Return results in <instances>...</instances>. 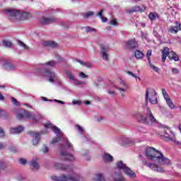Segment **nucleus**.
Here are the masks:
<instances>
[{
	"label": "nucleus",
	"instance_id": "f257e3e1",
	"mask_svg": "<svg viewBox=\"0 0 181 181\" xmlns=\"http://www.w3.org/2000/svg\"><path fill=\"white\" fill-rule=\"evenodd\" d=\"M157 93L155 89H151L150 91V98H149V90H146V115L141 116V121L145 124H155L156 122V119L152 114L151 108L148 107V101L150 100L151 104L156 105L158 104V97H156Z\"/></svg>",
	"mask_w": 181,
	"mask_h": 181
},
{
	"label": "nucleus",
	"instance_id": "f03ea898",
	"mask_svg": "<svg viewBox=\"0 0 181 181\" xmlns=\"http://www.w3.org/2000/svg\"><path fill=\"white\" fill-rule=\"evenodd\" d=\"M146 156L149 160L156 162L159 165H170L169 158L165 157L162 152L153 147H148L145 150Z\"/></svg>",
	"mask_w": 181,
	"mask_h": 181
},
{
	"label": "nucleus",
	"instance_id": "7ed1b4c3",
	"mask_svg": "<svg viewBox=\"0 0 181 181\" xmlns=\"http://www.w3.org/2000/svg\"><path fill=\"white\" fill-rule=\"evenodd\" d=\"M116 168L112 174L113 181H125L124 177H122V174H121V170L129 176V177H135L136 175L135 172L132 171L131 168L127 166V164H124V162L119 160L116 163Z\"/></svg>",
	"mask_w": 181,
	"mask_h": 181
},
{
	"label": "nucleus",
	"instance_id": "20e7f679",
	"mask_svg": "<svg viewBox=\"0 0 181 181\" xmlns=\"http://www.w3.org/2000/svg\"><path fill=\"white\" fill-rule=\"evenodd\" d=\"M57 64L56 61H49L45 64H41V67L38 68V71L45 77L49 78V83H54L57 80V76L52 70L49 69V67H54Z\"/></svg>",
	"mask_w": 181,
	"mask_h": 181
},
{
	"label": "nucleus",
	"instance_id": "39448f33",
	"mask_svg": "<svg viewBox=\"0 0 181 181\" xmlns=\"http://www.w3.org/2000/svg\"><path fill=\"white\" fill-rule=\"evenodd\" d=\"M65 144V145H64ZM64 144H61L59 146V155H61L62 160H69V162H74L75 158L73 154H71L69 152H74V148L73 144L69 141V139H66Z\"/></svg>",
	"mask_w": 181,
	"mask_h": 181
},
{
	"label": "nucleus",
	"instance_id": "423d86ee",
	"mask_svg": "<svg viewBox=\"0 0 181 181\" xmlns=\"http://www.w3.org/2000/svg\"><path fill=\"white\" fill-rule=\"evenodd\" d=\"M5 13L13 18V19H18L20 21H25L29 18V13L26 12L21 13V11L15 9H8L5 11Z\"/></svg>",
	"mask_w": 181,
	"mask_h": 181
},
{
	"label": "nucleus",
	"instance_id": "0eeeda50",
	"mask_svg": "<svg viewBox=\"0 0 181 181\" xmlns=\"http://www.w3.org/2000/svg\"><path fill=\"white\" fill-rule=\"evenodd\" d=\"M81 176L78 174L75 175L74 176L69 175L68 177L66 175L58 176H52V179L54 181H80Z\"/></svg>",
	"mask_w": 181,
	"mask_h": 181
},
{
	"label": "nucleus",
	"instance_id": "6e6552de",
	"mask_svg": "<svg viewBox=\"0 0 181 181\" xmlns=\"http://www.w3.org/2000/svg\"><path fill=\"white\" fill-rule=\"evenodd\" d=\"M56 169H59L60 170H64V172H68V173H71L74 172L73 167L70 165H66L60 163H55L54 165Z\"/></svg>",
	"mask_w": 181,
	"mask_h": 181
},
{
	"label": "nucleus",
	"instance_id": "1a4fd4ad",
	"mask_svg": "<svg viewBox=\"0 0 181 181\" xmlns=\"http://www.w3.org/2000/svg\"><path fill=\"white\" fill-rule=\"evenodd\" d=\"M28 135H30V136H33V138H34L33 140V145L36 146V145H37L40 141V133H35L34 132L30 131L28 132Z\"/></svg>",
	"mask_w": 181,
	"mask_h": 181
},
{
	"label": "nucleus",
	"instance_id": "9d476101",
	"mask_svg": "<svg viewBox=\"0 0 181 181\" xmlns=\"http://www.w3.org/2000/svg\"><path fill=\"white\" fill-rule=\"evenodd\" d=\"M168 129L170 134H169V133H168V131L165 130L164 135H165V138H168V139H169V141H172L175 144H177V145H181V142L176 141V139L175 138V134L173 133V132L170 131V129Z\"/></svg>",
	"mask_w": 181,
	"mask_h": 181
},
{
	"label": "nucleus",
	"instance_id": "9b49d317",
	"mask_svg": "<svg viewBox=\"0 0 181 181\" xmlns=\"http://www.w3.org/2000/svg\"><path fill=\"white\" fill-rule=\"evenodd\" d=\"M143 163L145 166H147V168H149L150 169L154 170L155 172H162V168L158 166L156 164L149 163L144 160Z\"/></svg>",
	"mask_w": 181,
	"mask_h": 181
},
{
	"label": "nucleus",
	"instance_id": "f8f14e48",
	"mask_svg": "<svg viewBox=\"0 0 181 181\" xmlns=\"http://www.w3.org/2000/svg\"><path fill=\"white\" fill-rule=\"evenodd\" d=\"M53 22H56V18H54V17L46 18L43 16L40 19V23L42 25H49V23H52Z\"/></svg>",
	"mask_w": 181,
	"mask_h": 181
},
{
	"label": "nucleus",
	"instance_id": "ddd939ff",
	"mask_svg": "<svg viewBox=\"0 0 181 181\" xmlns=\"http://www.w3.org/2000/svg\"><path fill=\"white\" fill-rule=\"evenodd\" d=\"M3 66L6 71H13V70H16V65L10 64L8 62H4Z\"/></svg>",
	"mask_w": 181,
	"mask_h": 181
},
{
	"label": "nucleus",
	"instance_id": "4468645a",
	"mask_svg": "<svg viewBox=\"0 0 181 181\" xmlns=\"http://www.w3.org/2000/svg\"><path fill=\"white\" fill-rule=\"evenodd\" d=\"M30 112L23 111L17 114V118L18 119H23V118L30 119Z\"/></svg>",
	"mask_w": 181,
	"mask_h": 181
},
{
	"label": "nucleus",
	"instance_id": "2eb2a0df",
	"mask_svg": "<svg viewBox=\"0 0 181 181\" xmlns=\"http://www.w3.org/2000/svg\"><path fill=\"white\" fill-rule=\"evenodd\" d=\"M24 129L25 128L22 126H18L17 127H11L10 129V134H21V132H23Z\"/></svg>",
	"mask_w": 181,
	"mask_h": 181
},
{
	"label": "nucleus",
	"instance_id": "dca6fc26",
	"mask_svg": "<svg viewBox=\"0 0 181 181\" xmlns=\"http://www.w3.org/2000/svg\"><path fill=\"white\" fill-rule=\"evenodd\" d=\"M127 49H136L138 47V43L134 40H129L126 42Z\"/></svg>",
	"mask_w": 181,
	"mask_h": 181
},
{
	"label": "nucleus",
	"instance_id": "f3484780",
	"mask_svg": "<svg viewBox=\"0 0 181 181\" xmlns=\"http://www.w3.org/2000/svg\"><path fill=\"white\" fill-rule=\"evenodd\" d=\"M45 128H52V129L53 130V132L56 134L57 136H59V135H60V132H61L60 129H59V127L56 126L52 125V124H45Z\"/></svg>",
	"mask_w": 181,
	"mask_h": 181
},
{
	"label": "nucleus",
	"instance_id": "a211bd4d",
	"mask_svg": "<svg viewBox=\"0 0 181 181\" xmlns=\"http://www.w3.org/2000/svg\"><path fill=\"white\" fill-rule=\"evenodd\" d=\"M42 45L46 47H57L58 46V45L54 41H43Z\"/></svg>",
	"mask_w": 181,
	"mask_h": 181
},
{
	"label": "nucleus",
	"instance_id": "6ab92c4d",
	"mask_svg": "<svg viewBox=\"0 0 181 181\" xmlns=\"http://www.w3.org/2000/svg\"><path fill=\"white\" fill-rule=\"evenodd\" d=\"M119 84L121 86H122L124 88H118L116 87L117 90H119V91H123L124 93H125V91H127V90H128V86H127V83H125V82L124 81H122V79L121 78H119Z\"/></svg>",
	"mask_w": 181,
	"mask_h": 181
},
{
	"label": "nucleus",
	"instance_id": "aec40b11",
	"mask_svg": "<svg viewBox=\"0 0 181 181\" xmlns=\"http://www.w3.org/2000/svg\"><path fill=\"white\" fill-rule=\"evenodd\" d=\"M30 119H33L35 122H37V121H40L42 119V115L40 113H35L33 115L32 112H30Z\"/></svg>",
	"mask_w": 181,
	"mask_h": 181
},
{
	"label": "nucleus",
	"instance_id": "412c9836",
	"mask_svg": "<svg viewBox=\"0 0 181 181\" xmlns=\"http://www.w3.org/2000/svg\"><path fill=\"white\" fill-rule=\"evenodd\" d=\"M103 159L105 163H110V162H112V160H114V158L112 157V156L110 155L109 153H105L103 156Z\"/></svg>",
	"mask_w": 181,
	"mask_h": 181
},
{
	"label": "nucleus",
	"instance_id": "4be33fe9",
	"mask_svg": "<svg viewBox=\"0 0 181 181\" xmlns=\"http://www.w3.org/2000/svg\"><path fill=\"white\" fill-rule=\"evenodd\" d=\"M145 11V8H141L139 6H136L128 10L129 13H134V12H144Z\"/></svg>",
	"mask_w": 181,
	"mask_h": 181
},
{
	"label": "nucleus",
	"instance_id": "5701e85b",
	"mask_svg": "<svg viewBox=\"0 0 181 181\" xmlns=\"http://www.w3.org/2000/svg\"><path fill=\"white\" fill-rule=\"evenodd\" d=\"M168 59H170V60H174L175 62H179V56H177V54L173 51L170 52Z\"/></svg>",
	"mask_w": 181,
	"mask_h": 181
},
{
	"label": "nucleus",
	"instance_id": "b1692460",
	"mask_svg": "<svg viewBox=\"0 0 181 181\" xmlns=\"http://www.w3.org/2000/svg\"><path fill=\"white\" fill-rule=\"evenodd\" d=\"M93 181H106L104 174L98 173L95 175V177L93 178Z\"/></svg>",
	"mask_w": 181,
	"mask_h": 181
},
{
	"label": "nucleus",
	"instance_id": "393cba45",
	"mask_svg": "<svg viewBox=\"0 0 181 181\" xmlns=\"http://www.w3.org/2000/svg\"><path fill=\"white\" fill-rule=\"evenodd\" d=\"M66 75L67 76L70 81H74L76 80V76L73 74V72H71V71H66Z\"/></svg>",
	"mask_w": 181,
	"mask_h": 181
},
{
	"label": "nucleus",
	"instance_id": "a878e982",
	"mask_svg": "<svg viewBox=\"0 0 181 181\" xmlns=\"http://www.w3.org/2000/svg\"><path fill=\"white\" fill-rule=\"evenodd\" d=\"M82 16L84 19H88V18H91V16H94V12L88 11L86 13H82Z\"/></svg>",
	"mask_w": 181,
	"mask_h": 181
},
{
	"label": "nucleus",
	"instance_id": "bb28decb",
	"mask_svg": "<svg viewBox=\"0 0 181 181\" xmlns=\"http://www.w3.org/2000/svg\"><path fill=\"white\" fill-rule=\"evenodd\" d=\"M30 165L32 168H33V169H35L36 170H37V169H39V163L35 160H33L32 161H30Z\"/></svg>",
	"mask_w": 181,
	"mask_h": 181
},
{
	"label": "nucleus",
	"instance_id": "cd10ccee",
	"mask_svg": "<svg viewBox=\"0 0 181 181\" xmlns=\"http://www.w3.org/2000/svg\"><path fill=\"white\" fill-rule=\"evenodd\" d=\"M168 32H170V33L176 34L177 33V32H179V27H177V25L170 27Z\"/></svg>",
	"mask_w": 181,
	"mask_h": 181
},
{
	"label": "nucleus",
	"instance_id": "c85d7f7f",
	"mask_svg": "<svg viewBox=\"0 0 181 181\" xmlns=\"http://www.w3.org/2000/svg\"><path fill=\"white\" fill-rule=\"evenodd\" d=\"M134 56L138 59H142L144 57V53H142V52H141L139 50H136L134 52Z\"/></svg>",
	"mask_w": 181,
	"mask_h": 181
},
{
	"label": "nucleus",
	"instance_id": "c756f323",
	"mask_svg": "<svg viewBox=\"0 0 181 181\" xmlns=\"http://www.w3.org/2000/svg\"><path fill=\"white\" fill-rule=\"evenodd\" d=\"M100 50H101V53H107V52L110 50V47H108V45H101Z\"/></svg>",
	"mask_w": 181,
	"mask_h": 181
},
{
	"label": "nucleus",
	"instance_id": "7c9ffc66",
	"mask_svg": "<svg viewBox=\"0 0 181 181\" xmlns=\"http://www.w3.org/2000/svg\"><path fill=\"white\" fill-rule=\"evenodd\" d=\"M167 105H168L169 108H170L171 110H175V104H173V102L172 101V100L170 99H167L166 100Z\"/></svg>",
	"mask_w": 181,
	"mask_h": 181
},
{
	"label": "nucleus",
	"instance_id": "2f4dec72",
	"mask_svg": "<svg viewBox=\"0 0 181 181\" xmlns=\"http://www.w3.org/2000/svg\"><path fill=\"white\" fill-rule=\"evenodd\" d=\"M75 128L77 129V131H78L80 134H84V132H86V130H84V129L78 124H76Z\"/></svg>",
	"mask_w": 181,
	"mask_h": 181
},
{
	"label": "nucleus",
	"instance_id": "473e14b6",
	"mask_svg": "<svg viewBox=\"0 0 181 181\" xmlns=\"http://www.w3.org/2000/svg\"><path fill=\"white\" fill-rule=\"evenodd\" d=\"M148 65L151 67V69H152L153 70H154V71H156V73H159L160 69H159V68L153 65L152 62H148Z\"/></svg>",
	"mask_w": 181,
	"mask_h": 181
},
{
	"label": "nucleus",
	"instance_id": "72a5a7b5",
	"mask_svg": "<svg viewBox=\"0 0 181 181\" xmlns=\"http://www.w3.org/2000/svg\"><path fill=\"white\" fill-rule=\"evenodd\" d=\"M123 141L127 144H132V145H134L135 144V142L132 139H131L124 138L123 139Z\"/></svg>",
	"mask_w": 181,
	"mask_h": 181
},
{
	"label": "nucleus",
	"instance_id": "f704fd0d",
	"mask_svg": "<svg viewBox=\"0 0 181 181\" xmlns=\"http://www.w3.org/2000/svg\"><path fill=\"white\" fill-rule=\"evenodd\" d=\"M18 45L21 46V47H23V49H25V50H29V47L26 45V44L23 43V42L19 40Z\"/></svg>",
	"mask_w": 181,
	"mask_h": 181
},
{
	"label": "nucleus",
	"instance_id": "c9c22d12",
	"mask_svg": "<svg viewBox=\"0 0 181 181\" xmlns=\"http://www.w3.org/2000/svg\"><path fill=\"white\" fill-rule=\"evenodd\" d=\"M146 57H147V59H148V63L151 62V57L152 56V50L151 49H148L146 52Z\"/></svg>",
	"mask_w": 181,
	"mask_h": 181
},
{
	"label": "nucleus",
	"instance_id": "e433bc0d",
	"mask_svg": "<svg viewBox=\"0 0 181 181\" xmlns=\"http://www.w3.org/2000/svg\"><path fill=\"white\" fill-rule=\"evenodd\" d=\"M3 45L5 47H11V46H12V42H11V41L4 40Z\"/></svg>",
	"mask_w": 181,
	"mask_h": 181
},
{
	"label": "nucleus",
	"instance_id": "4c0bfd02",
	"mask_svg": "<svg viewBox=\"0 0 181 181\" xmlns=\"http://www.w3.org/2000/svg\"><path fill=\"white\" fill-rule=\"evenodd\" d=\"M127 74H129V76H132V77H134V78H138V80H139V81H141V78L136 76L135 74H134V73H132V71H127Z\"/></svg>",
	"mask_w": 181,
	"mask_h": 181
},
{
	"label": "nucleus",
	"instance_id": "58836bf2",
	"mask_svg": "<svg viewBox=\"0 0 181 181\" xmlns=\"http://www.w3.org/2000/svg\"><path fill=\"white\" fill-rule=\"evenodd\" d=\"M83 66L87 67V69H91V67H93V64H91V62H84Z\"/></svg>",
	"mask_w": 181,
	"mask_h": 181
},
{
	"label": "nucleus",
	"instance_id": "ea45409f",
	"mask_svg": "<svg viewBox=\"0 0 181 181\" xmlns=\"http://www.w3.org/2000/svg\"><path fill=\"white\" fill-rule=\"evenodd\" d=\"M6 168H8L6 163L0 162V169H6Z\"/></svg>",
	"mask_w": 181,
	"mask_h": 181
},
{
	"label": "nucleus",
	"instance_id": "a19ab883",
	"mask_svg": "<svg viewBox=\"0 0 181 181\" xmlns=\"http://www.w3.org/2000/svg\"><path fill=\"white\" fill-rule=\"evenodd\" d=\"M62 138L60 136H57L55 137L52 141V144H57V142H59V141H61Z\"/></svg>",
	"mask_w": 181,
	"mask_h": 181
},
{
	"label": "nucleus",
	"instance_id": "79ce46f5",
	"mask_svg": "<svg viewBox=\"0 0 181 181\" xmlns=\"http://www.w3.org/2000/svg\"><path fill=\"white\" fill-rule=\"evenodd\" d=\"M148 18L151 19V21H155L156 19V16L153 13H151L148 15Z\"/></svg>",
	"mask_w": 181,
	"mask_h": 181
},
{
	"label": "nucleus",
	"instance_id": "37998d69",
	"mask_svg": "<svg viewBox=\"0 0 181 181\" xmlns=\"http://www.w3.org/2000/svg\"><path fill=\"white\" fill-rule=\"evenodd\" d=\"M117 19H112L110 21L109 25H112L113 26H117Z\"/></svg>",
	"mask_w": 181,
	"mask_h": 181
},
{
	"label": "nucleus",
	"instance_id": "c03bdc74",
	"mask_svg": "<svg viewBox=\"0 0 181 181\" xmlns=\"http://www.w3.org/2000/svg\"><path fill=\"white\" fill-rule=\"evenodd\" d=\"M102 58L103 59V60H108V54H107V52H102Z\"/></svg>",
	"mask_w": 181,
	"mask_h": 181
},
{
	"label": "nucleus",
	"instance_id": "a18cd8bd",
	"mask_svg": "<svg viewBox=\"0 0 181 181\" xmlns=\"http://www.w3.org/2000/svg\"><path fill=\"white\" fill-rule=\"evenodd\" d=\"M162 53L165 54H168L169 56L170 55V52H169V48L165 47L163 50L162 51Z\"/></svg>",
	"mask_w": 181,
	"mask_h": 181
},
{
	"label": "nucleus",
	"instance_id": "49530a36",
	"mask_svg": "<svg viewBox=\"0 0 181 181\" xmlns=\"http://www.w3.org/2000/svg\"><path fill=\"white\" fill-rule=\"evenodd\" d=\"M9 151L13 152V153H16V152H18V148H16V147L11 146L9 147Z\"/></svg>",
	"mask_w": 181,
	"mask_h": 181
},
{
	"label": "nucleus",
	"instance_id": "de8ad7c7",
	"mask_svg": "<svg viewBox=\"0 0 181 181\" xmlns=\"http://www.w3.org/2000/svg\"><path fill=\"white\" fill-rule=\"evenodd\" d=\"M83 102H81V100H73L72 101V104L74 105H81Z\"/></svg>",
	"mask_w": 181,
	"mask_h": 181
},
{
	"label": "nucleus",
	"instance_id": "09e8293b",
	"mask_svg": "<svg viewBox=\"0 0 181 181\" xmlns=\"http://www.w3.org/2000/svg\"><path fill=\"white\" fill-rule=\"evenodd\" d=\"M103 13H104V9L100 10L98 13H97L96 16H99L100 19L103 18Z\"/></svg>",
	"mask_w": 181,
	"mask_h": 181
},
{
	"label": "nucleus",
	"instance_id": "8fccbe9b",
	"mask_svg": "<svg viewBox=\"0 0 181 181\" xmlns=\"http://www.w3.org/2000/svg\"><path fill=\"white\" fill-rule=\"evenodd\" d=\"M74 84L75 86H81V84H83V83L81 81H78L77 80V78H76L74 81Z\"/></svg>",
	"mask_w": 181,
	"mask_h": 181
},
{
	"label": "nucleus",
	"instance_id": "3c124183",
	"mask_svg": "<svg viewBox=\"0 0 181 181\" xmlns=\"http://www.w3.org/2000/svg\"><path fill=\"white\" fill-rule=\"evenodd\" d=\"M86 29L87 33L96 32V30L95 28H92L91 27H86Z\"/></svg>",
	"mask_w": 181,
	"mask_h": 181
},
{
	"label": "nucleus",
	"instance_id": "603ef678",
	"mask_svg": "<svg viewBox=\"0 0 181 181\" xmlns=\"http://www.w3.org/2000/svg\"><path fill=\"white\" fill-rule=\"evenodd\" d=\"M79 77L81 78H87L88 77V76H87L86 74H84V72H81L79 74Z\"/></svg>",
	"mask_w": 181,
	"mask_h": 181
},
{
	"label": "nucleus",
	"instance_id": "864d4df0",
	"mask_svg": "<svg viewBox=\"0 0 181 181\" xmlns=\"http://www.w3.org/2000/svg\"><path fill=\"white\" fill-rule=\"evenodd\" d=\"M11 102L13 103V104H14V105H19V102H18V100L15 98H11Z\"/></svg>",
	"mask_w": 181,
	"mask_h": 181
},
{
	"label": "nucleus",
	"instance_id": "5fc2aeb1",
	"mask_svg": "<svg viewBox=\"0 0 181 181\" xmlns=\"http://www.w3.org/2000/svg\"><path fill=\"white\" fill-rule=\"evenodd\" d=\"M42 151L43 153H47V152H49V147H47V146H44V148Z\"/></svg>",
	"mask_w": 181,
	"mask_h": 181
},
{
	"label": "nucleus",
	"instance_id": "6e6d98bb",
	"mask_svg": "<svg viewBox=\"0 0 181 181\" xmlns=\"http://www.w3.org/2000/svg\"><path fill=\"white\" fill-rule=\"evenodd\" d=\"M172 73H173V74H179V69H177L176 68H173Z\"/></svg>",
	"mask_w": 181,
	"mask_h": 181
},
{
	"label": "nucleus",
	"instance_id": "4d7b16f0",
	"mask_svg": "<svg viewBox=\"0 0 181 181\" xmlns=\"http://www.w3.org/2000/svg\"><path fill=\"white\" fill-rule=\"evenodd\" d=\"M162 61L163 62H166V57H168V56H169V54H163L162 53Z\"/></svg>",
	"mask_w": 181,
	"mask_h": 181
},
{
	"label": "nucleus",
	"instance_id": "13d9d810",
	"mask_svg": "<svg viewBox=\"0 0 181 181\" xmlns=\"http://www.w3.org/2000/svg\"><path fill=\"white\" fill-rule=\"evenodd\" d=\"M19 163H20L21 165H25V163H26V159L21 158V159L19 160Z\"/></svg>",
	"mask_w": 181,
	"mask_h": 181
},
{
	"label": "nucleus",
	"instance_id": "bf43d9fd",
	"mask_svg": "<svg viewBox=\"0 0 181 181\" xmlns=\"http://www.w3.org/2000/svg\"><path fill=\"white\" fill-rule=\"evenodd\" d=\"M0 136H5V132H4V129L0 127Z\"/></svg>",
	"mask_w": 181,
	"mask_h": 181
},
{
	"label": "nucleus",
	"instance_id": "052dcab7",
	"mask_svg": "<svg viewBox=\"0 0 181 181\" xmlns=\"http://www.w3.org/2000/svg\"><path fill=\"white\" fill-rule=\"evenodd\" d=\"M76 62L77 63H79V64H81V66H84V62L80 60V59H76Z\"/></svg>",
	"mask_w": 181,
	"mask_h": 181
},
{
	"label": "nucleus",
	"instance_id": "680f3d73",
	"mask_svg": "<svg viewBox=\"0 0 181 181\" xmlns=\"http://www.w3.org/2000/svg\"><path fill=\"white\" fill-rule=\"evenodd\" d=\"M52 101H54L55 103H58V104H64V102L62 101V100H53Z\"/></svg>",
	"mask_w": 181,
	"mask_h": 181
},
{
	"label": "nucleus",
	"instance_id": "e2e57ef3",
	"mask_svg": "<svg viewBox=\"0 0 181 181\" xmlns=\"http://www.w3.org/2000/svg\"><path fill=\"white\" fill-rule=\"evenodd\" d=\"M165 101L170 99V98H169V95L168 93H165V95H163Z\"/></svg>",
	"mask_w": 181,
	"mask_h": 181
},
{
	"label": "nucleus",
	"instance_id": "0e129e2a",
	"mask_svg": "<svg viewBox=\"0 0 181 181\" xmlns=\"http://www.w3.org/2000/svg\"><path fill=\"white\" fill-rule=\"evenodd\" d=\"M141 37H142V39H146V36H147V35L146 34H145V33H144V32H141Z\"/></svg>",
	"mask_w": 181,
	"mask_h": 181
},
{
	"label": "nucleus",
	"instance_id": "69168bd1",
	"mask_svg": "<svg viewBox=\"0 0 181 181\" xmlns=\"http://www.w3.org/2000/svg\"><path fill=\"white\" fill-rule=\"evenodd\" d=\"M5 115V110L0 109V117Z\"/></svg>",
	"mask_w": 181,
	"mask_h": 181
},
{
	"label": "nucleus",
	"instance_id": "338daca9",
	"mask_svg": "<svg viewBox=\"0 0 181 181\" xmlns=\"http://www.w3.org/2000/svg\"><path fill=\"white\" fill-rule=\"evenodd\" d=\"M100 19H101L102 22H103V23H105L108 21V18H107L105 17H101Z\"/></svg>",
	"mask_w": 181,
	"mask_h": 181
},
{
	"label": "nucleus",
	"instance_id": "774afa93",
	"mask_svg": "<svg viewBox=\"0 0 181 181\" xmlns=\"http://www.w3.org/2000/svg\"><path fill=\"white\" fill-rule=\"evenodd\" d=\"M103 119H104V117H103V116H100L97 118L98 122H101V121H103Z\"/></svg>",
	"mask_w": 181,
	"mask_h": 181
}]
</instances>
